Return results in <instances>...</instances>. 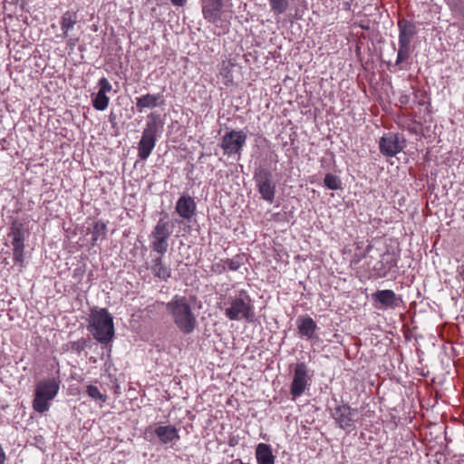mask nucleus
I'll use <instances>...</instances> for the list:
<instances>
[{"instance_id":"1","label":"nucleus","mask_w":464,"mask_h":464,"mask_svg":"<svg viewBox=\"0 0 464 464\" xmlns=\"http://www.w3.org/2000/svg\"><path fill=\"white\" fill-rule=\"evenodd\" d=\"M166 310L170 315L177 328L184 334H190L198 325L197 316L194 314L190 300L179 295H175L166 304Z\"/></svg>"},{"instance_id":"2","label":"nucleus","mask_w":464,"mask_h":464,"mask_svg":"<svg viewBox=\"0 0 464 464\" xmlns=\"http://www.w3.org/2000/svg\"><path fill=\"white\" fill-rule=\"evenodd\" d=\"M88 328L93 337L102 344L110 343L114 337L113 320L106 309L92 313Z\"/></svg>"},{"instance_id":"3","label":"nucleus","mask_w":464,"mask_h":464,"mask_svg":"<svg viewBox=\"0 0 464 464\" xmlns=\"http://www.w3.org/2000/svg\"><path fill=\"white\" fill-rule=\"evenodd\" d=\"M160 127L159 114L150 113L148 115L146 126L138 143V156L141 160H146L153 150Z\"/></svg>"},{"instance_id":"4","label":"nucleus","mask_w":464,"mask_h":464,"mask_svg":"<svg viewBox=\"0 0 464 464\" xmlns=\"http://www.w3.org/2000/svg\"><path fill=\"white\" fill-rule=\"evenodd\" d=\"M59 388V382L54 378L40 381L34 391V410L39 413L47 411L50 408V402L57 395Z\"/></svg>"},{"instance_id":"5","label":"nucleus","mask_w":464,"mask_h":464,"mask_svg":"<svg viewBox=\"0 0 464 464\" xmlns=\"http://www.w3.org/2000/svg\"><path fill=\"white\" fill-rule=\"evenodd\" d=\"M225 314L231 321L245 320L248 323L254 322V306L248 294L246 291H240L239 295L230 301Z\"/></svg>"},{"instance_id":"6","label":"nucleus","mask_w":464,"mask_h":464,"mask_svg":"<svg viewBox=\"0 0 464 464\" xmlns=\"http://www.w3.org/2000/svg\"><path fill=\"white\" fill-rule=\"evenodd\" d=\"M254 180L261 198L269 203H273L275 199L276 184L273 181L271 171L264 168L257 169L254 174Z\"/></svg>"},{"instance_id":"7","label":"nucleus","mask_w":464,"mask_h":464,"mask_svg":"<svg viewBox=\"0 0 464 464\" xmlns=\"http://www.w3.org/2000/svg\"><path fill=\"white\" fill-rule=\"evenodd\" d=\"M24 234L25 228L24 224L19 221H14L11 225L9 236L12 237L13 259L15 263L19 264L24 262Z\"/></svg>"},{"instance_id":"8","label":"nucleus","mask_w":464,"mask_h":464,"mask_svg":"<svg viewBox=\"0 0 464 464\" xmlns=\"http://www.w3.org/2000/svg\"><path fill=\"white\" fill-rule=\"evenodd\" d=\"M380 151L386 157H393L405 147V140L400 133L389 132L380 140Z\"/></svg>"},{"instance_id":"9","label":"nucleus","mask_w":464,"mask_h":464,"mask_svg":"<svg viewBox=\"0 0 464 464\" xmlns=\"http://www.w3.org/2000/svg\"><path fill=\"white\" fill-rule=\"evenodd\" d=\"M246 141V135L242 130H230L227 132L221 140V148L225 153H239Z\"/></svg>"},{"instance_id":"10","label":"nucleus","mask_w":464,"mask_h":464,"mask_svg":"<svg viewBox=\"0 0 464 464\" xmlns=\"http://www.w3.org/2000/svg\"><path fill=\"white\" fill-rule=\"evenodd\" d=\"M307 372L308 369L305 363L300 362L295 365L294 379L291 384V394L295 398L301 396L304 392L309 382Z\"/></svg>"},{"instance_id":"11","label":"nucleus","mask_w":464,"mask_h":464,"mask_svg":"<svg viewBox=\"0 0 464 464\" xmlns=\"http://www.w3.org/2000/svg\"><path fill=\"white\" fill-rule=\"evenodd\" d=\"M356 410H353L349 405L343 404L335 407L332 416L336 424L343 430L351 428L354 423V415Z\"/></svg>"},{"instance_id":"12","label":"nucleus","mask_w":464,"mask_h":464,"mask_svg":"<svg viewBox=\"0 0 464 464\" xmlns=\"http://www.w3.org/2000/svg\"><path fill=\"white\" fill-rule=\"evenodd\" d=\"M98 86L100 89L92 98V106L97 111H104L107 109L110 102V98L107 96V92L111 91L112 86L105 77H102L99 80Z\"/></svg>"},{"instance_id":"13","label":"nucleus","mask_w":464,"mask_h":464,"mask_svg":"<svg viewBox=\"0 0 464 464\" xmlns=\"http://www.w3.org/2000/svg\"><path fill=\"white\" fill-rule=\"evenodd\" d=\"M194 198L188 195L181 196L176 203V212L184 219L190 220L196 213Z\"/></svg>"},{"instance_id":"14","label":"nucleus","mask_w":464,"mask_h":464,"mask_svg":"<svg viewBox=\"0 0 464 464\" xmlns=\"http://www.w3.org/2000/svg\"><path fill=\"white\" fill-rule=\"evenodd\" d=\"M222 0H203L202 12L205 19L216 24L221 16Z\"/></svg>"},{"instance_id":"15","label":"nucleus","mask_w":464,"mask_h":464,"mask_svg":"<svg viewBox=\"0 0 464 464\" xmlns=\"http://www.w3.org/2000/svg\"><path fill=\"white\" fill-rule=\"evenodd\" d=\"M163 94L159 92L156 94L147 93L136 98V107L139 111L144 109H153L163 104Z\"/></svg>"},{"instance_id":"16","label":"nucleus","mask_w":464,"mask_h":464,"mask_svg":"<svg viewBox=\"0 0 464 464\" xmlns=\"http://www.w3.org/2000/svg\"><path fill=\"white\" fill-rule=\"evenodd\" d=\"M398 27L399 44L410 46L413 36L416 34V26L406 19H401L398 22Z\"/></svg>"},{"instance_id":"17","label":"nucleus","mask_w":464,"mask_h":464,"mask_svg":"<svg viewBox=\"0 0 464 464\" xmlns=\"http://www.w3.org/2000/svg\"><path fill=\"white\" fill-rule=\"evenodd\" d=\"M300 334L306 339H313L317 329L315 322L308 315L299 316L296 321Z\"/></svg>"},{"instance_id":"18","label":"nucleus","mask_w":464,"mask_h":464,"mask_svg":"<svg viewBox=\"0 0 464 464\" xmlns=\"http://www.w3.org/2000/svg\"><path fill=\"white\" fill-rule=\"evenodd\" d=\"M154 432L162 444L175 442L179 440L178 430L171 425L158 426L155 428Z\"/></svg>"},{"instance_id":"19","label":"nucleus","mask_w":464,"mask_h":464,"mask_svg":"<svg viewBox=\"0 0 464 464\" xmlns=\"http://www.w3.org/2000/svg\"><path fill=\"white\" fill-rule=\"evenodd\" d=\"M150 268L153 276L160 280L167 281L171 276V268L163 262L161 256L153 258Z\"/></svg>"},{"instance_id":"20","label":"nucleus","mask_w":464,"mask_h":464,"mask_svg":"<svg viewBox=\"0 0 464 464\" xmlns=\"http://www.w3.org/2000/svg\"><path fill=\"white\" fill-rule=\"evenodd\" d=\"M372 298L387 307H396L399 303V298L392 290H379L372 294Z\"/></svg>"},{"instance_id":"21","label":"nucleus","mask_w":464,"mask_h":464,"mask_svg":"<svg viewBox=\"0 0 464 464\" xmlns=\"http://www.w3.org/2000/svg\"><path fill=\"white\" fill-rule=\"evenodd\" d=\"M256 457L258 464H274L275 457L269 445L259 443L256 450Z\"/></svg>"},{"instance_id":"22","label":"nucleus","mask_w":464,"mask_h":464,"mask_svg":"<svg viewBox=\"0 0 464 464\" xmlns=\"http://www.w3.org/2000/svg\"><path fill=\"white\" fill-rule=\"evenodd\" d=\"M173 227L174 224L167 219V217H165L159 219L153 230L151 231V234L169 239L172 234Z\"/></svg>"},{"instance_id":"23","label":"nucleus","mask_w":464,"mask_h":464,"mask_svg":"<svg viewBox=\"0 0 464 464\" xmlns=\"http://www.w3.org/2000/svg\"><path fill=\"white\" fill-rule=\"evenodd\" d=\"M77 23V14L74 12L67 11L61 17L60 24L63 32V37L68 36L69 30L72 29Z\"/></svg>"},{"instance_id":"24","label":"nucleus","mask_w":464,"mask_h":464,"mask_svg":"<svg viewBox=\"0 0 464 464\" xmlns=\"http://www.w3.org/2000/svg\"><path fill=\"white\" fill-rule=\"evenodd\" d=\"M150 246L154 252H157L160 256H163L169 248L168 238L159 237L154 234H150Z\"/></svg>"},{"instance_id":"25","label":"nucleus","mask_w":464,"mask_h":464,"mask_svg":"<svg viewBox=\"0 0 464 464\" xmlns=\"http://www.w3.org/2000/svg\"><path fill=\"white\" fill-rule=\"evenodd\" d=\"M106 231L107 227L103 222H95L92 228V245H96L99 240L104 239L106 236Z\"/></svg>"},{"instance_id":"26","label":"nucleus","mask_w":464,"mask_h":464,"mask_svg":"<svg viewBox=\"0 0 464 464\" xmlns=\"http://www.w3.org/2000/svg\"><path fill=\"white\" fill-rule=\"evenodd\" d=\"M86 393L93 401H99L101 404L104 403L108 399L107 394L101 392L98 387L92 384L87 385Z\"/></svg>"},{"instance_id":"27","label":"nucleus","mask_w":464,"mask_h":464,"mask_svg":"<svg viewBox=\"0 0 464 464\" xmlns=\"http://www.w3.org/2000/svg\"><path fill=\"white\" fill-rule=\"evenodd\" d=\"M324 186L332 190H338L342 188V181L336 175L328 173L324 179Z\"/></svg>"},{"instance_id":"28","label":"nucleus","mask_w":464,"mask_h":464,"mask_svg":"<svg viewBox=\"0 0 464 464\" xmlns=\"http://www.w3.org/2000/svg\"><path fill=\"white\" fill-rule=\"evenodd\" d=\"M271 11L279 15L284 14L288 7V0H269Z\"/></svg>"},{"instance_id":"29","label":"nucleus","mask_w":464,"mask_h":464,"mask_svg":"<svg viewBox=\"0 0 464 464\" xmlns=\"http://www.w3.org/2000/svg\"><path fill=\"white\" fill-rule=\"evenodd\" d=\"M410 53L411 51L409 45L402 46L401 44H399V50L395 65H399L405 62L410 57Z\"/></svg>"},{"instance_id":"30","label":"nucleus","mask_w":464,"mask_h":464,"mask_svg":"<svg viewBox=\"0 0 464 464\" xmlns=\"http://www.w3.org/2000/svg\"><path fill=\"white\" fill-rule=\"evenodd\" d=\"M226 269L228 268L230 271H237L241 266V261L239 256H236L234 258H227L224 260Z\"/></svg>"},{"instance_id":"31","label":"nucleus","mask_w":464,"mask_h":464,"mask_svg":"<svg viewBox=\"0 0 464 464\" xmlns=\"http://www.w3.org/2000/svg\"><path fill=\"white\" fill-rule=\"evenodd\" d=\"M86 345H87L86 340L82 338L78 341L72 342L71 343V348H72V350H73L77 353H81L82 351H83L85 349Z\"/></svg>"},{"instance_id":"32","label":"nucleus","mask_w":464,"mask_h":464,"mask_svg":"<svg viewBox=\"0 0 464 464\" xmlns=\"http://www.w3.org/2000/svg\"><path fill=\"white\" fill-rule=\"evenodd\" d=\"M211 269L213 272L217 274H222L223 272H225L226 266L224 260H220V262L213 264Z\"/></svg>"},{"instance_id":"33","label":"nucleus","mask_w":464,"mask_h":464,"mask_svg":"<svg viewBox=\"0 0 464 464\" xmlns=\"http://www.w3.org/2000/svg\"><path fill=\"white\" fill-rule=\"evenodd\" d=\"M171 3L176 6H184L188 0H170Z\"/></svg>"},{"instance_id":"34","label":"nucleus","mask_w":464,"mask_h":464,"mask_svg":"<svg viewBox=\"0 0 464 464\" xmlns=\"http://www.w3.org/2000/svg\"><path fill=\"white\" fill-rule=\"evenodd\" d=\"M228 70L227 68L224 69L223 72H221V74L224 75L225 77H228Z\"/></svg>"},{"instance_id":"35","label":"nucleus","mask_w":464,"mask_h":464,"mask_svg":"<svg viewBox=\"0 0 464 464\" xmlns=\"http://www.w3.org/2000/svg\"><path fill=\"white\" fill-rule=\"evenodd\" d=\"M5 461V454L0 455V464H4Z\"/></svg>"},{"instance_id":"36","label":"nucleus","mask_w":464,"mask_h":464,"mask_svg":"<svg viewBox=\"0 0 464 464\" xmlns=\"http://www.w3.org/2000/svg\"><path fill=\"white\" fill-rule=\"evenodd\" d=\"M114 121V118H112V114L110 115V121Z\"/></svg>"},{"instance_id":"37","label":"nucleus","mask_w":464,"mask_h":464,"mask_svg":"<svg viewBox=\"0 0 464 464\" xmlns=\"http://www.w3.org/2000/svg\"><path fill=\"white\" fill-rule=\"evenodd\" d=\"M114 121V118H112V114L110 115V121Z\"/></svg>"}]
</instances>
